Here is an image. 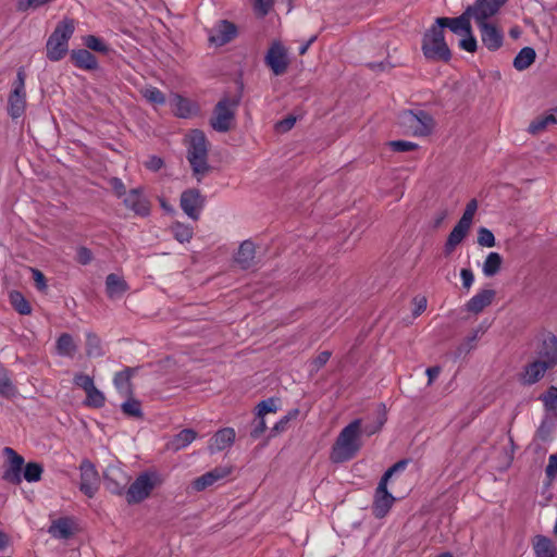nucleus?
<instances>
[{"instance_id": "nucleus-9", "label": "nucleus", "mask_w": 557, "mask_h": 557, "mask_svg": "<svg viewBox=\"0 0 557 557\" xmlns=\"http://www.w3.org/2000/svg\"><path fill=\"white\" fill-rule=\"evenodd\" d=\"M2 451L7 457L3 479L9 484L18 485L22 482V471L25 463L24 458L11 447H4Z\"/></svg>"}, {"instance_id": "nucleus-54", "label": "nucleus", "mask_w": 557, "mask_h": 557, "mask_svg": "<svg viewBox=\"0 0 557 557\" xmlns=\"http://www.w3.org/2000/svg\"><path fill=\"white\" fill-rule=\"evenodd\" d=\"M459 47L462 50L468 52H475L478 49V41L472 34V28H470V33L465 34V38L459 41Z\"/></svg>"}, {"instance_id": "nucleus-7", "label": "nucleus", "mask_w": 557, "mask_h": 557, "mask_svg": "<svg viewBox=\"0 0 557 557\" xmlns=\"http://www.w3.org/2000/svg\"><path fill=\"white\" fill-rule=\"evenodd\" d=\"M25 71H17L16 79L8 98V113L12 119L21 117L26 109Z\"/></svg>"}, {"instance_id": "nucleus-61", "label": "nucleus", "mask_w": 557, "mask_h": 557, "mask_svg": "<svg viewBox=\"0 0 557 557\" xmlns=\"http://www.w3.org/2000/svg\"><path fill=\"white\" fill-rule=\"evenodd\" d=\"M330 357H331V352L327 350L320 352L311 362L312 370L319 371L323 366L326 364Z\"/></svg>"}, {"instance_id": "nucleus-10", "label": "nucleus", "mask_w": 557, "mask_h": 557, "mask_svg": "<svg viewBox=\"0 0 557 557\" xmlns=\"http://www.w3.org/2000/svg\"><path fill=\"white\" fill-rule=\"evenodd\" d=\"M507 0H476L472 5L466 10L475 23H488L487 20L493 17L499 9L506 3Z\"/></svg>"}, {"instance_id": "nucleus-52", "label": "nucleus", "mask_w": 557, "mask_h": 557, "mask_svg": "<svg viewBox=\"0 0 557 557\" xmlns=\"http://www.w3.org/2000/svg\"><path fill=\"white\" fill-rule=\"evenodd\" d=\"M256 409V414L262 418L268 413H275L277 411L276 400L274 398L262 400L258 404Z\"/></svg>"}, {"instance_id": "nucleus-53", "label": "nucleus", "mask_w": 557, "mask_h": 557, "mask_svg": "<svg viewBox=\"0 0 557 557\" xmlns=\"http://www.w3.org/2000/svg\"><path fill=\"white\" fill-rule=\"evenodd\" d=\"M478 244L482 247H494L495 246V236L494 234L486 227H480L478 231Z\"/></svg>"}, {"instance_id": "nucleus-2", "label": "nucleus", "mask_w": 557, "mask_h": 557, "mask_svg": "<svg viewBox=\"0 0 557 557\" xmlns=\"http://www.w3.org/2000/svg\"><path fill=\"white\" fill-rule=\"evenodd\" d=\"M187 148L186 158L191 166L194 175L198 181L206 175L210 165L208 163L209 141L200 129H193L185 138Z\"/></svg>"}, {"instance_id": "nucleus-45", "label": "nucleus", "mask_w": 557, "mask_h": 557, "mask_svg": "<svg viewBox=\"0 0 557 557\" xmlns=\"http://www.w3.org/2000/svg\"><path fill=\"white\" fill-rule=\"evenodd\" d=\"M84 45L87 47V50H92L100 53H108L110 48L108 45L95 35H88L84 37Z\"/></svg>"}, {"instance_id": "nucleus-47", "label": "nucleus", "mask_w": 557, "mask_h": 557, "mask_svg": "<svg viewBox=\"0 0 557 557\" xmlns=\"http://www.w3.org/2000/svg\"><path fill=\"white\" fill-rule=\"evenodd\" d=\"M106 397L95 385L86 392V405L94 408H101Z\"/></svg>"}, {"instance_id": "nucleus-16", "label": "nucleus", "mask_w": 557, "mask_h": 557, "mask_svg": "<svg viewBox=\"0 0 557 557\" xmlns=\"http://www.w3.org/2000/svg\"><path fill=\"white\" fill-rule=\"evenodd\" d=\"M470 14L466 10L461 15L457 17H437L435 21L444 29L448 27L453 33L461 35L470 33Z\"/></svg>"}, {"instance_id": "nucleus-1", "label": "nucleus", "mask_w": 557, "mask_h": 557, "mask_svg": "<svg viewBox=\"0 0 557 557\" xmlns=\"http://www.w3.org/2000/svg\"><path fill=\"white\" fill-rule=\"evenodd\" d=\"M361 447V419H355L337 435L330 459L335 463L349 461L356 457Z\"/></svg>"}, {"instance_id": "nucleus-20", "label": "nucleus", "mask_w": 557, "mask_h": 557, "mask_svg": "<svg viewBox=\"0 0 557 557\" xmlns=\"http://www.w3.org/2000/svg\"><path fill=\"white\" fill-rule=\"evenodd\" d=\"M136 372L135 368H125L124 370L116 372L113 379L114 386L117 393L122 397H128L133 395L132 377Z\"/></svg>"}, {"instance_id": "nucleus-11", "label": "nucleus", "mask_w": 557, "mask_h": 557, "mask_svg": "<svg viewBox=\"0 0 557 557\" xmlns=\"http://www.w3.org/2000/svg\"><path fill=\"white\" fill-rule=\"evenodd\" d=\"M536 360L545 362L546 367L557 366V337L552 334H543L535 349Z\"/></svg>"}, {"instance_id": "nucleus-60", "label": "nucleus", "mask_w": 557, "mask_h": 557, "mask_svg": "<svg viewBox=\"0 0 557 557\" xmlns=\"http://www.w3.org/2000/svg\"><path fill=\"white\" fill-rule=\"evenodd\" d=\"M296 123V117L293 116V115H288L287 117L278 121L276 124H275V128L277 132L280 133H286L288 132L289 129L293 128V126L295 125Z\"/></svg>"}, {"instance_id": "nucleus-32", "label": "nucleus", "mask_w": 557, "mask_h": 557, "mask_svg": "<svg viewBox=\"0 0 557 557\" xmlns=\"http://www.w3.org/2000/svg\"><path fill=\"white\" fill-rule=\"evenodd\" d=\"M81 486L79 487H91L98 481V472L92 462L85 459L81 463Z\"/></svg>"}, {"instance_id": "nucleus-48", "label": "nucleus", "mask_w": 557, "mask_h": 557, "mask_svg": "<svg viewBox=\"0 0 557 557\" xmlns=\"http://www.w3.org/2000/svg\"><path fill=\"white\" fill-rule=\"evenodd\" d=\"M386 420H387L386 419V412L383 409L380 412V416H379L376 422L368 423V424H364V425L361 424V435L366 434L368 436H371V435L375 434L376 432H379L382 429V426L384 425Z\"/></svg>"}, {"instance_id": "nucleus-37", "label": "nucleus", "mask_w": 557, "mask_h": 557, "mask_svg": "<svg viewBox=\"0 0 557 557\" xmlns=\"http://www.w3.org/2000/svg\"><path fill=\"white\" fill-rule=\"evenodd\" d=\"M557 123V119L554 114H546L536 117L529 125V133L536 135L541 132L545 131L549 125H554Z\"/></svg>"}, {"instance_id": "nucleus-50", "label": "nucleus", "mask_w": 557, "mask_h": 557, "mask_svg": "<svg viewBox=\"0 0 557 557\" xmlns=\"http://www.w3.org/2000/svg\"><path fill=\"white\" fill-rule=\"evenodd\" d=\"M265 430H267V423H265L264 418L256 414V418L252 420L251 425H250L249 436L253 441L258 440L264 434Z\"/></svg>"}, {"instance_id": "nucleus-14", "label": "nucleus", "mask_w": 557, "mask_h": 557, "mask_svg": "<svg viewBox=\"0 0 557 557\" xmlns=\"http://www.w3.org/2000/svg\"><path fill=\"white\" fill-rule=\"evenodd\" d=\"M236 35V25L230 21L222 20L211 29L209 40L216 46H223L233 40Z\"/></svg>"}, {"instance_id": "nucleus-23", "label": "nucleus", "mask_w": 557, "mask_h": 557, "mask_svg": "<svg viewBox=\"0 0 557 557\" xmlns=\"http://www.w3.org/2000/svg\"><path fill=\"white\" fill-rule=\"evenodd\" d=\"M495 297L493 289H483L475 294L467 304L466 309L472 313H480L490 306Z\"/></svg>"}, {"instance_id": "nucleus-35", "label": "nucleus", "mask_w": 557, "mask_h": 557, "mask_svg": "<svg viewBox=\"0 0 557 557\" xmlns=\"http://www.w3.org/2000/svg\"><path fill=\"white\" fill-rule=\"evenodd\" d=\"M535 50L531 47L522 48L513 59V66L518 71L527 70L535 61Z\"/></svg>"}, {"instance_id": "nucleus-39", "label": "nucleus", "mask_w": 557, "mask_h": 557, "mask_svg": "<svg viewBox=\"0 0 557 557\" xmlns=\"http://www.w3.org/2000/svg\"><path fill=\"white\" fill-rule=\"evenodd\" d=\"M86 354L91 358H98L104 354L100 338L94 333L86 334Z\"/></svg>"}, {"instance_id": "nucleus-62", "label": "nucleus", "mask_w": 557, "mask_h": 557, "mask_svg": "<svg viewBox=\"0 0 557 557\" xmlns=\"http://www.w3.org/2000/svg\"><path fill=\"white\" fill-rule=\"evenodd\" d=\"M76 260L78 263L86 265L91 262L92 253L87 247H79L77 249Z\"/></svg>"}, {"instance_id": "nucleus-26", "label": "nucleus", "mask_w": 557, "mask_h": 557, "mask_svg": "<svg viewBox=\"0 0 557 557\" xmlns=\"http://www.w3.org/2000/svg\"><path fill=\"white\" fill-rule=\"evenodd\" d=\"M533 549L536 557H557V546L543 535L533 539Z\"/></svg>"}, {"instance_id": "nucleus-19", "label": "nucleus", "mask_w": 557, "mask_h": 557, "mask_svg": "<svg viewBox=\"0 0 557 557\" xmlns=\"http://www.w3.org/2000/svg\"><path fill=\"white\" fill-rule=\"evenodd\" d=\"M550 369L546 367L545 362L534 359L524 367L520 380L525 385H533L544 377L546 371Z\"/></svg>"}, {"instance_id": "nucleus-59", "label": "nucleus", "mask_w": 557, "mask_h": 557, "mask_svg": "<svg viewBox=\"0 0 557 557\" xmlns=\"http://www.w3.org/2000/svg\"><path fill=\"white\" fill-rule=\"evenodd\" d=\"M191 103L187 99L178 97L176 114L180 117H188L191 114Z\"/></svg>"}, {"instance_id": "nucleus-22", "label": "nucleus", "mask_w": 557, "mask_h": 557, "mask_svg": "<svg viewBox=\"0 0 557 557\" xmlns=\"http://www.w3.org/2000/svg\"><path fill=\"white\" fill-rule=\"evenodd\" d=\"M256 246L251 240H244L235 256V262L243 270L250 269L255 264Z\"/></svg>"}, {"instance_id": "nucleus-21", "label": "nucleus", "mask_w": 557, "mask_h": 557, "mask_svg": "<svg viewBox=\"0 0 557 557\" xmlns=\"http://www.w3.org/2000/svg\"><path fill=\"white\" fill-rule=\"evenodd\" d=\"M231 467H216L211 471L198 476L194 481V487H208L218 483L232 473Z\"/></svg>"}, {"instance_id": "nucleus-38", "label": "nucleus", "mask_w": 557, "mask_h": 557, "mask_svg": "<svg viewBox=\"0 0 557 557\" xmlns=\"http://www.w3.org/2000/svg\"><path fill=\"white\" fill-rule=\"evenodd\" d=\"M42 472V466L39 462L32 461L24 465L22 478L28 483H36L40 480Z\"/></svg>"}, {"instance_id": "nucleus-31", "label": "nucleus", "mask_w": 557, "mask_h": 557, "mask_svg": "<svg viewBox=\"0 0 557 557\" xmlns=\"http://www.w3.org/2000/svg\"><path fill=\"white\" fill-rule=\"evenodd\" d=\"M55 349L58 355L72 358L77 351V345L71 334L62 333L57 339Z\"/></svg>"}, {"instance_id": "nucleus-33", "label": "nucleus", "mask_w": 557, "mask_h": 557, "mask_svg": "<svg viewBox=\"0 0 557 557\" xmlns=\"http://www.w3.org/2000/svg\"><path fill=\"white\" fill-rule=\"evenodd\" d=\"M161 484H163V480L159 473L154 471H146L140 473L128 487H154Z\"/></svg>"}, {"instance_id": "nucleus-30", "label": "nucleus", "mask_w": 557, "mask_h": 557, "mask_svg": "<svg viewBox=\"0 0 557 557\" xmlns=\"http://www.w3.org/2000/svg\"><path fill=\"white\" fill-rule=\"evenodd\" d=\"M104 485L115 487H127L129 479L126 474L117 467H109L104 472Z\"/></svg>"}, {"instance_id": "nucleus-15", "label": "nucleus", "mask_w": 557, "mask_h": 557, "mask_svg": "<svg viewBox=\"0 0 557 557\" xmlns=\"http://www.w3.org/2000/svg\"><path fill=\"white\" fill-rule=\"evenodd\" d=\"M397 497L389 493L388 490H374L372 497V513L375 518H384L393 507Z\"/></svg>"}, {"instance_id": "nucleus-28", "label": "nucleus", "mask_w": 557, "mask_h": 557, "mask_svg": "<svg viewBox=\"0 0 557 557\" xmlns=\"http://www.w3.org/2000/svg\"><path fill=\"white\" fill-rule=\"evenodd\" d=\"M128 288L127 283L119 275L111 273L106 278V290L110 298H120Z\"/></svg>"}, {"instance_id": "nucleus-40", "label": "nucleus", "mask_w": 557, "mask_h": 557, "mask_svg": "<svg viewBox=\"0 0 557 557\" xmlns=\"http://www.w3.org/2000/svg\"><path fill=\"white\" fill-rule=\"evenodd\" d=\"M128 504H138L149 497L150 490H115Z\"/></svg>"}, {"instance_id": "nucleus-29", "label": "nucleus", "mask_w": 557, "mask_h": 557, "mask_svg": "<svg viewBox=\"0 0 557 557\" xmlns=\"http://www.w3.org/2000/svg\"><path fill=\"white\" fill-rule=\"evenodd\" d=\"M197 437V432L193 429H184L168 443V447L174 451L184 449L191 444Z\"/></svg>"}, {"instance_id": "nucleus-41", "label": "nucleus", "mask_w": 557, "mask_h": 557, "mask_svg": "<svg viewBox=\"0 0 557 557\" xmlns=\"http://www.w3.org/2000/svg\"><path fill=\"white\" fill-rule=\"evenodd\" d=\"M172 234L180 243H187L191 239L194 231L193 227L181 222H175L172 226Z\"/></svg>"}, {"instance_id": "nucleus-5", "label": "nucleus", "mask_w": 557, "mask_h": 557, "mask_svg": "<svg viewBox=\"0 0 557 557\" xmlns=\"http://www.w3.org/2000/svg\"><path fill=\"white\" fill-rule=\"evenodd\" d=\"M239 103L240 96L223 97L214 107L213 115L210 119L211 127L219 133L232 129Z\"/></svg>"}, {"instance_id": "nucleus-12", "label": "nucleus", "mask_w": 557, "mask_h": 557, "mask_svg": "<svg viewBox=\"0 0 557 557\" xmlns=\"http://www.w3.org/2000/svg\"><path fill=\"white\" fill-rule=\"evenodd\" d=\"M206 199L197 188H189L182 193L180 206L185 214L191 220L197 221L200 216V211L205 206Z\"/></svg>"}, {"instance_id": "nucleus-57", "label": "nucleus", "mask_w": 557, "mask_h": 557, "mask_svg": "<svg viewBox=\"0 0 557 557\" xmlns=\"http://www.w3.org/2000/svg\"><path fill=\"white\" fill-rule=\"evenodd\" d=\"M274 4V0H255L253 9L258 16L264 17L270 13Z\"/></svg>"}, {"instance_id": "nucleus-44", "label": "nucleus", "mask_w": 557, "mask_h": 557, "mask_svg": "<svg viewBox=\"0 0 557 557\" xmlns=\"http://www.w3.org/2000/svg\"><path fill=\"white\" fill-rule=\"evenodd\" d=\"M408 462L409 461L406 459L399 460L395 465H393L391 468H388L385 471V473L383 474V476L381 478L376 487H386L389 479L395 474L401 473L406 469Z\"/></svg>"}, {"instance_id": "nucleus-18", "label": "nucleus", "mask_w": 557, "mask_h": 557, "mask_svg": "<svg viewBox=\"0 0 557 557\" xmlns=\"http://www.w3.org/2000/svg\"><path fill=\"white\" fill-rule=\"evenodd\" d=\"M235 430L233 428H224L219 430L209 441L208 450L215 454L230 447L235 441Z\"/></svg>"}, {"instance_id": "nucleus-58", "label": "nucleus", "mask_w": 557, "mask_h": 557, "mask_svg": "<svg viewBox=\"0 0 557 557\" xmlns=\"http://www.w3.org/2000/svg\"><path fill=\"white\" fill-rule=\"evenodd\" d=\"M73 382L76 386L83 388L85 393L95 385L94 379L84 373H76L74 375Z\"/></svg>"}, {"instance_id": "nucleus-17", "label": "nucleus", "mask_w": 557, "mask_h": 557, "mask_svg": "<svg viewBox=\"0 0 557 557\" xmlns=\"http://www.w3.org/2000/svg\"><path fill=\"white\" fill-rule=\"evenodd\" d=\"M123 202L126 208L140 216H147L150 212L149 201L138 188L129 190L126 194Z\"/></svg>"}, {"instance_id": "nucleus-6", "label": "nucleus", "mask_w": 557, "mask_h": 557, "mask_svg": "<svg viewBox=\"0 0 557 557\" xmlns=\"http://www.w3.org/2000/svg\"><path fill=\"white\" fill-rule=\"evenodd\" d=\"M399 125L404 133L412 136H428L434 127L433 117L423 110H406L399 114Z\"/></svg>"}, {"instance_id": "nucleus-56", "label": "nucleus", "mask_w": 557, "mask_h": 557, "mask_svg": "<svg viewBox=\"0 0 557 557\" xmlns=\"http://www.w3.org/2000/svg\"><path fill=\"white\" fill-rule=\"evenodd\" d=\"M388 146L396 152H407L418 148L416 143L408 140H392L388 143Z\"/></svg>"}, {"instance_id": "nucleus-51", "label": "nucleus", "mask_w": 557, "mask_h": 557, "mask_svg": "<svg viewBox=\"0 0 557 557\" xmlns=\"http://www.w3.org/2000/svg\"><path fill=\"white\" fill-rule=\"evenodd\" d=\"M16 389L11 381V379L8 376L7 373L0 374V396L5 398H11L15 395Z\"/></svg>"}, {"instance_id": "nucleus-8", "label": "nucleus", "mask_w": 557, "mask_h": 557, "mask_svg": "<svg viewBox=\"0 0 557 557\" xmlns=\"http://www.w3.org/2000/svg\"><path fill=\"white\" fill-rule=\"evenodd\" d=\"M264 63L275 76L283 75L289 65L287 49L281 41H273L264 57Z\"/></svg>"}, {"instance_id": "nucleus-27", "label": "nucleus", "mask_w": 557, "mask_h": 557, "mask_svg": "<svg viewBox=\"0 0 557 557\" xmlns=\"http://www.w3.org/2000/svg\"><path fill=\"white\" fill-rule=\"evenodd\" d=\"M48 532L54 539L66 540L73 534V521L70 518L57 519L51 523Z\"/></svg>"}, {"instance_id": "nucleus-64", "label": "nucleus", "mask_w": 557, "mask_h": 557, "mask_svg": "<svg viewBox=\"0 0 557 557\" xmlns=\"http://www.w3.org/2000/svg\"><path fill=\"white\" fill-rule=\"evenodd\" d=\"M546 475L548 478L554 476L557 474V455H550L548 458V465L546 467Z\"/></svg>"}, {"instance_id": "nucleus-42", "label": "nucleus", "mask_w": 557, "mask_h": 557, "mask_svg": "<svg viewBox=\"0 0 557 557\" xmlns=\"http://www.w3.org/2000/svg\"><path fill=\"white\" fill-rule=\"evenodd\" d=\"M10 301L12 307L21 314H29L32 312V308L29 302L25 299V297L20 292H11L10 293Z\"/></svg>"}, {"instance_id": "nucleus-3", "label": "nucleus", "mask_w": 557, "mask_h": 557, "mask_svg": "<svg viewBox=\"0 0 557 557\" xmlns=\"http://www.w3.org/2000/svg\"><path fill=\"white\" fill-rule=\"evenodd\" d=\"M75 30V22L71 18H64L59 22L49 36L46 50L47 58L52 62L62 60L69 52V40Z\"/></svg>"}, {"instance_id": "nucleus-46", "label": "nucleus", "mask_w": 557, "mask_h": 557, "mask_svg": "<svg viewBox=\"0 0 557 557\" xmlns=\"http://www.w3.org/2000/svg\"><path fill=\"white\" fill-rule=\"evenodd\" d=\"M483 329L474 330L462 344L457 348V357L461 355L468 354L475 346V342L479 339L480 335L483 334Z\"/></svg>"}, {"instance_id": "nucleus-25", "label": "nucleus", "mask_w": 557, "mask_h": 557, "mask_svg": "<svg viewBox=\"0 0 557 557\" xmlns=\"http://www.w3.org/2000/svg\"><path fill=\"white\" fill-rule=\"evenodd\" d=\"M470 227L471 226L458 221L453 231L449 233L445 243L444 251L447 256L450 255L456 249V247L462 243Z\"/></svg>"}, {"instance_id": "nucleus-49", "label": "nucleus", "mask_w": 557, "mask_h": 557, "mask_svg": "<svg viewBox=\"0 0 557 557\" xmlns=\"http://www.w3.org/2000/svg\"><path fill=\"white\" fill-rule=\"evenodd\" d=\"M546 410L557 409V387L550 386L544 394L540 396Z\"/></svg>"}, {"instance_id": "nucleus-24", "label": "nucleus", "mask_w": 557, "mask_h": 557, "mask_svg": "<svg viewBox=\"0 0 557 557\" xmlns=\"http://www.w3.org/2000/svg\"><path fill=\"white\" fill-rule=\"evenodd\" d=\"M71 60L78 69L92 71L98 67V61L96 57L87 49L72 50Z\"/></svg>"}, {"instance_id": "nucleus-34", "label": "nucleus", "mask_w": 557, "mask_h": 557, "mask_svg": "<svg viewBox=\"0 0 557 557\" xmlns=\"http://www.w3.org/2000/svg\"><path fill=\"white\" fill-rule=\"evenodd\" d=\"M503 257L498 252H490L482 265V272L486 277L496 275L502 268Z\"/></svg>"}, {"instance_id": "nucleus-55", "label": "nucleus", "mask_w": 557, "mask_h": 557, "mask_svg": "<svg viewBox=\"0 0 557 557\" xmlns=\"http://www.w3.org/2000/svg\"><path fill=\"white\" fill-rule=\"evenodd\" d=\"M476 210H478V201L475 199H471L467 203L466 210L459 221L462 222L463 224L471 226L472 220H473V216H474Z\"/></svg>"}, {"instance_id": "nucleus-4", "label": "nucleus", "mask_w": 557, "mask_h": 557, "mask_svg": "<svg viewBox=\"0 0 557 557\" xmlns=\"http://www.w3.org/2000/svg\"><path fill=\"white\" fill-rule=\"evenodd\" d=\"M421 49L423 55L431 61L448 62L451 59L444 29L436 22L424 33Z\"/></svg>"}, {"instance_id": "nucleus-63", "label": "nucleus", "mask_w": 557, "mask_h": 557, "mask_svg": "<svg viewBox=\"0 0 557 557\" xmlns=\"http://www.w3.org/2000/svg\"><path fill=\"white\" fill-rule=\"evenodd\" d=\"M460 277H461V281H462V286L466 289H469L472 286L473 282H474L473 272L470 269H461Z\"/></svg>"}, {"instance_id": "nucleus-36", "label": "nucleus", "mask_w": 557, "mask_h": 557, "mask_svg": "<svg viewBox=\"0 0 557 557\" xmlns=\"http://www.w3.org/2000/svg\"><path fill=\"white\" fill-rule=\"evenodd\" d=\"M125 398V401H123L121 405L122 412L131 418L143 419L144 413L141 409V403L134 398L133 395Z\"/></svg>"}, {"instance_id": "nucleus-13", "label": "nucleus", "mask_w": 557, "mask_h": 557, "mask_svg": "<svg viewBox=\"0 0 557 557\" xmlns=\"http://www.w3.org/2000/svg\"><path fill=\"white\" fill-rule=\"evenodd\" d=\"M480 29L481 41L490 51L498 50L504 42V33L496 25L484 23L478 25Z\"/></svg>"}, {"instance_id": "nucleus-43", "label": "nucleus", "mask_w": 557, "mask_h": 557, "mask_svg": "<svg viewBox=\"0 0 557 557\" xmlns=\"http://www.w3.org/2000/svg\"><path fill=\"white\" fill-rule=\"evenodd\" d=\"M141 95L148 102L156 106H162L166 101L164 94L153 86H148L144 88L141 90Z\"/></svg>"}]
</instances>
